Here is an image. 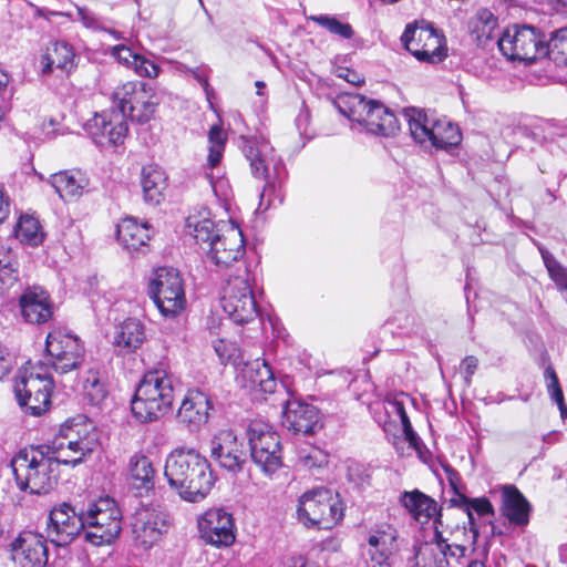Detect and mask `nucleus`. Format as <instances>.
Segmentation results:
<instances>
[{"instance_id": "f257e3e1", "label": "nucleus", "mask_w": 567, "mask_h": 567, "mask_svg": "<svg viewBox=\"0 0 567 567\" xmlns=\"http://www.w3.org/2000/svg\"><path fill=\"white\" fill-rule=\"evenodd\" d=\"M164 475L179 497L189 503L205 499L216 481L210 463L194 447L173 450L166 458Z\"/></svg>"}, {"instance_id": "f03ea898", "label": "nucleus", "mask_w": 567, "mask_h": 567, "mask_svg": "<svg viewBox=\"0 0 567 567\" xmlns=\"http://www.w3.org/2000/svg\"><path fill=\"white\" fill-rule=\"evenodd\" d=\"M243 153L249 162L254 177L266 181L260 194L259 208L267 210L281 205L285 196L282 185L287 171L272 145L264 137L245 138Z\"/></svg>"}, {"instance_id": "7ed1b4c3", "label": "nucleus", "mask_w": 567, "mask_h": 567, "mask_svg": "<svg viewBox=\"0 0 567 567\" xmlns=\"http://www.w3.org/2000/svg\"><path fill=\"white\" fill-rule=\"evenodd\" d=\"M339 113L357 123L365 133L392 137L400 131L394 112L377 100L360 94H341L334 100Z\"/></svg>"}, {"instance_id": "20e7f679", "label": "nucleus", "mask_w": 567, "mask_h": 567, "mask_svg": "<svg viewBox=\"0 0 567 567\" xmlns=\"http://www.w3.org/2000/svg\"><path fill=\"white\" fill-rule=\"evenodd\" d=\"M173 402L172 375L163 369H155L146 372L136 386L131 400V411L138 422L150 423L168 413Z\"/></svg>"}, {"instance_id": "39448f33", "label": "nucleus", "mask_w": 567, "mask_h": 567, "mask_svg": "<svg viewBox=\"0 0 567 567\" xmlns=\"http://www.w3.org/2000/svg\"><path fill=\"white\" fill-rule=\"evenodd\" d=\"M80 529L73 533V540H83L93 546L111 544L121 533L122 513L116 502L100 497L86 512L78 514Z\"/></svg>"}, {"instance_id": "423d86ee", "label": "nucleus", "mask_w": 567, "mask_h": 567, "mask_svg": "<svg viewBox=\"0 0 567 567\" xmlns=\"http://www.w3.org/2000/svg\"><path fill=\"white\" fill-rule=\"evenodd\" d=\"M11 466L19 488L31 494H47L58 482V466L42 450H21L12 458Z\"/></svg>"}, {"instance_id": "0eeeda50", "label": "nucleus", "mask_w": 567, "mask_h": 567, "mask_svg": "<svg viewBox=\"0 0 567 567\" xmlns=\"http://www.w3.org/2000/svg\"><path fill=\"white\" fill-rule=\"evenodd\" d=\"M53 380L50 368L41 362L27 363L16 377L14 393L25 412L40 416L47 412L51 404Z\"/></svg>"}, {"instance_id": "6e6552de", "label": "nucleus", "mask_w": 567, "mask_h": 567, "mask_svg": "<svg viewBox=\"0 0 567 567\" xmlns=\"http://www.w3.org/2000/svg\"><path fill=\"white\" fill-rule=\"evenodd\" d=\"M255 277L247 262L237 266L223 287L221 307L237 324L248 323L257 316V302L252 285Z\"/></svg>"}, {"instance_id": "1a4fd4ad", "label": "nucleus", "mask_w": 567, "mask_h": 567, "mask_svg": "<svg viewBox=\"0 0 567 567\" xmlns=\"http://www.w3.org/2000/svg\"><path fill=\"white\" fill-rule=\"evenodd\" d=\"M412 138L421 145H430L440 150H450L458 146L462 134L457 125L446 118L429 116L417 109L404 110Z\"/></svg>"}, {"instance_id": "9d476101", "label": "nucleus", "mask_w": 567, "mask_h": 567, "mask_svg": "<svg viewBox=\"0 0 567 567\" xmlns=\"http://www.w3.org/2000/svg\"><path fill=\"white\" fill-rule=\"evenodd\" d=\"M150 298L166 319H175L186 308V293L181 272L173 267L154 270L147 289Z\"/></svg>"}, {"instance_id": "9b49d317", "label": "nucleus", "mask_w": 567, "mask_h": 567, "mask_svg": "<svg viewBox=\"0 0 567 567\" xmlns=\"http://www.w3.org/2000/svg\"><path fill=\"white\" fill-rule=\"evenodd\" d=\"M112 101L117 113L137 123L148 122L155 114L158 99L155 89L141 81H128L116 86Z\"/></svg>"}, {"instance_id": "f8f14e48", "label": "nucleus", "mask_w": 567, "mask_h": 567, "mask_svg": "<svg viewBox=\"0 0 567 567\" xmlns=\"http://www.w3.org/2000/svg\"><path fill=\"white\" fill-rule=\"evenodd\" d=\"M297 516L306 527L329 529L342 519L343 512L338 497L330 489L318 487L301 495Z\"/></svg>"}, {"instance_id": "ddd939ff", "label": "nucleus", "mask_w": 567, "mask_h": 567, "mask_svg": "<svg viewBox=\"0 0 567 567\" xmlns=\"http://www.w3.org/2000/svg\"><path fill=\"white\" fill-rule=\"evenodd\" d=\"M252 462L267 475L282 465V449L279 434L261 420H252L246 429Z\"/></svg>"}, {"instance_id": "4468645a", "label": "nucleus", "mask_w": 567, "mask_h": 567, "mask_svg": "<svg viewBox=\"0 0 567 567\" xmlns=\"http://www.w3.org/2000/svg\"><path fill=\"white\" fill-rule=\"evenodd\" d=\"M73 370H78L76 390L91 405H99L107 396L106 378L101 372L100 362L87 358L83 344L73 334Z\"/></svg>"}, {"instance_id": "2eb2a0df", "label": "nucleus", "mask_w": 567, "mask_h": 567, "mask_svg": "<svg viewBox=\"0 0 567 567\" xmlns=\"http://www.w3.org/2000/svg\"><path fill=\"white\" fill-rule=\"evenodd\" d=\"M497 47L508 60L526 63L545 56L546 52L536 28L526 24L506 28L497 39Z\"/></svg>"}, {"instance_id": "dca6fc26", "label": "nucleus", "mask_w": 567, "mask_h": 567, "mask_svg": "<svg viewBox=\"0 0 567 567\" xmlns=\"http://www.w3.org/2000/svg\"><path fill=\"white\" fill-rule=\"evenodd\" d=\"M401 41L420 62L435 64L446 58L445 40L432 25L408 24Z\"/></svg>"}, {"instance_id": "f3484780", "label": "nucleus", "mask_w": 567, "mask_h": 567, "mask_svg": "<svg viewBox=\"0 0 567 567\" xmlns=\"http://www.w3.org/2000/svg\"><path fill=\"white\" fill-rule=\"evenodd\" d=\"M245 240L241 229L233 221H221L219 236H215V240L210 243L207 255L217 266L228 267L233 262L243 266L246 262Z\"/></svg>"}, {"instance_id": "a211bd4d", "label": "nucleus", "mask_w": 567, "mask_h": 567, "mask_svg": "<svg viewBox=\"0 0 567 567\" xmlns=\"http://www.w3.org/2000/svg\"><path fill=\"white\" fill-rule=\"evenodd\" d=\"M368 567H392V559L399 551V530L388 522L372 525L368 530Z\"/></svg>"}, {"instance_id": "6ab92c4d", "label": "nucleus", "mask_w": 567, "mask_h": 567, "mask_svg": "<svg viewBox=\"0 0 567 567\" xmlns=\"http://www.w3.org/2000/svg\"><path fill=\"white\" fill-rule=\"evenodd\" d=\"M210 457L231 474L244 470L247 463V452L243 440L230 429L217 431L209 443Z\"/></svg>"}, {"instance_id": "aec40b11", "label": "nucleus", "mask_w": 567, "mask_h": 567, "mask_svg": "<svg viewBox=\"0 0 567 567\" xmlns=\"http://www.w3.org/2000/svg\"><path fill=\"white\" fill-rule=\"evenodd\" d=\"M81 126L84 134L101 147L123 144L128 131L124 116L114 111L95 113L92 118L84 121Z\"/></svg>"}, {"instance_id": "412c9836", "label": "nucleus", "mask_w": 567, "mask_h": 567, "mask_svg": "<svg viewBox=\"0 0 567 567\" xmlns=\"http://www.w3.org/2000/svg\"><path fill=\"white\" fill-rule=\"evenodd\" d=\"M203 540L217 547L230 546L236 538L233 514L220 507L207 509L197 520Z\"/></svg>"}, {"instance_id": "4be33fe9", "label": "nucleus", "mask_w": 567, "mask_h": 567, "mask_svg": "<svg viewBox=\"0 0 567 567\" xmlns=\"http://www.w3.org/2000/svg\"><path fill=\"white\" fill-rule=\"evenodd\" d=\"M167 514L158 506L145 505L136 509L132 530L135 540L144 548L156 544L167 532Z\"/></svg>"}, {"instance_id": "5701e85b", "label": "nucleus", "mask_w": 567, "mask_h": 567, "mask_svg": "<svg viewBox=\"0 0 567 567\" xmlns=\"http://www.w3.org/2000/svg\"><path fill=\"white\" fill-rule=\"evenodd\" d=\"M11 556L19 567H44L48 564V547L42 535L23 532L11 545Z\"/></svg>"}, {"instance_id": "b1692460", "label": "nucleus", "mask_w": 567, "mask_h": 567, "mask_svg": "<svg viewBox=\"0 0 567 567\" xmlns=\"http://www.w3.org/2000/svg\"><path fill=\"white\" fill-rule=\"evenodd\" d=\"M214 405L210 396L199 389L188 390L177 411V420L189 429L198 431L210 416Z\"/></svg>"}, {"instance_id": "393cba45", "label": "nucleus", "mask_w": 567, "mask_h": 567, "mask_svg": "<svg viewBox=\"0 0 567 567\" xmlns=\"http://www.w3.org/2000/svg\"><path fill=\"white\" fill-rule=\"evenodd\" d=\"M319 423L318 409L299 400H289L282 411V425L296 434H312Z\"/></svg>"}, {"instance_id": "a878e982", "label": "nucleus", "mask_w": 567, "mask_h": 567, "mask_svg": "<svg viewBox=\"0 0 567 567\" xmlns=\"http://www.w3.org/2000/svg\"><path fill=\"white\" fill-rule=\"evenodd\" d=\"M71 505L63 503L54 507L49 515L47 527L50 542L56 547L59 559H66L70 554L69 545L71 544Z\"/></svg>"}, {"instance_id": "bb28decb", "label": "nucleus", "mask_w": 567, "mask_h": 567, "mask_svg": "<svg viewBox=\"0 0 567 567\" xmlns=\"http://www.w3.org/2000/svg\"><path fill=\"white\" fill-rule=\"evenodd\" d=\"M501 513L511 526L524 528L529 524L532 505L515 485L501 488Z\"/></svg>"}, {"instance_id": "cd10ccee", "label": "nucleus", "mask_w": 567, "mask_h": 567, "mask_svg": "<svg viewBox=\"0 0 567 567\" xmlns=\"http://www.w3.org/2000/svg\"><path fill=\"white\" fill-rule=\"evenodd\" d=\"M21 316L25 322L43 323L52 317V303L50 297L41 288L27 289L19 299Z\"/></svg>"}, {"instance_id": "c85d7f7f", "label": "nucleus", "mask_w": 567, "mask_h": 567, "mask_svg": "<svg viewBox=\"0 0 567 567\" xmlns=\"http://www.w3.org/2000/svg\"><path fill=\"white\" fill-rule=\"evenodd\" d=\"M97 443L99 434L94 422L83 414L73 417V466L93 452Z\"/></svg>"}, {"instance_id": "c756f323", "label": "nucleus", "mask_w": 567, "mask_h": 567, "mask_svg": "<svg viewBox=\"0 0 567 567\" xmlns=\"http://www.w3.org/2000/svg\"><path fill=\"white\" fill-rule=\"evenodd\" d=\"M239 378L252 389H259L265 393H274L277 388L275 374L266 360L257 358L249 362H244L239 370Z\"/></svg>"}, {"instance_id": "7c9ffc66", "label": "nucleus", "mask_w": 567, "mask_h": 567, "mask_svg": "<svg viewBox=\"0 0 567 567\" xmlns=\"http://www.w3.org/2000/svg\"><path fill=\"white\" fill-rule=\"evenodd\" d=\"M145 327L135 318H127L115 327L113 344L121 354L135 352L145 341Z\"/></svg>"}, {"instance_id": "2f4dec72", "label": "nucleus", "mask_w": 567, "mask_h": 567, "mask_svg": "<svg viewBox=\"0 0 567 567\" xmlns=\"http://www.w3.org/2000/svg\"><path fill=\"white\" fill-rule=\"evenodd\" d=\"M116 234L118 243L128 251L143 250L151 238L148 225L138 224L133 217L122 219Z\"/></svg>"}, {"instance_id": "473e14b6", "label": "nucleus", "mask_w": 567, "mask_h": 567, "mask_svg": "<svg viewBox=\"0 0 567 567\" xmlns=\"http://www.w3.org/2000/svg\"><path fill=\"white\" fill-rule=\"evenodd\" d=\"M155 470L151 460L141 453H135L128 460V482L132 488L142 495L154 488Z\"/></svg>"}, {"instance_id": "72a5a7b5", "label": "nucleus", "mask_w": 567, "mask_h": 567, "mask_svg": "<svg viewBox=\"0 0 567 567\" xmlns=\"http://www.w3.org/2000/svg\"><path fill=\"white\" fill-rule=\"evenodd\" d=\"M471 34L480 47H488L489 42L501 37L498 18L488 9L476 11L470 22Z\"/></svg>"}, {"instance_id": "f704fd0d", "label": "nucleus", "mask_w": 567, "mask_h": 567, "mask_svg": "<svg viewBox=\"0 0 567 567\" xmlns=\"http://www.w3.org/2000/svg\"><path fill=\"white\" fill-rule=\"evenodd\" d=\"M71 419H66L61 425L59 433L48 443L34 447L42 450L43 454L52 461L55 466L69 465L71 457Z\"/></svg>"}, {"instance_id": "c9c22d12", "label": "nucleus", "mask_w": 567, "mask_h": 567, "mask_svg": "<svg viewBox=\"0 0 567 567\" xmlns=\"http://www.w3.org/2000/svg\"><path fill=\"white\" fill-rule=\"evenodd\" d=\"M166 186L167 176L162 167L155 164L143 167L142 188L146 202L152 205L159 204Z\"/></svg>"}, {"instance_id": "e433bc0d", "label": "nucleus", "mask_w": 567, "mask_h": 567, "mask_svg": "<svg viewBox=\"0 0 567 567\" xmlns=\"http://www.w3.org/2000/svg\"><path fill=\"white\" fill-rule=\"evenodd\" d=\"M402 502L409 513L421 524H426L439 512L436 502L417 489L405 492Z\"/></svg>"}, {"instance_id": "4c0bfd02", "label": "nucleus", "mask_w": 567, "mask_h": 567, "mask_svg": "<svg viewBox=\"0 0 567 567\" xmlns=\"http://www.w3.org/2000/svg\"><path fill=\"white\" fill-rule=\"evenodd\" d=\"M451 503L466 513L471 525L472 542L474 543L478 530L475 527L473 513H476L478 516L493 515V505L486 497L468 498L463 493H457V498H451Z\"/></svg>"}, {"instance_id": "58836bf2", "label": "nucleus", "mask_w": 567, "mask_h": 567, "mask_svg": "<svg viewBox=\"0 0 567 567\" xmlns=\"http://www.w3.org/2000/svg\"><path fill=\"white\" fill-rule=\"evenodd\" d=\"M219 220L216 223L209 217L198 216H189L186 219L187 228L189 229V234L193 235L196 243L200 245L204 249L206 246L207 249L210 247V243L215 240V236H219L220 223Z\"/></svg>"}, {"instance_id": "ea45409f", "label": "nucleus", "mask_w": 567, "mask_h": 567, "mask_svg": "<svg viewBox=\"0 0 567 567\" xmlns=\"http://www.w3.org/2000/svg\"><path fill=\"white\" fill-rule=\"evenodd\" d=\"M445 548L446 540L443 538L435 543L421 545L415 554L416 565L420 567H446L449 560Z\"/></svg>"}, {"instance_id": "a19ab883", "label": "nucleus", "mask_w": 567, "mask_h": 567, "mask_svg": "<svg viewBox=\"0 0 567 567\" xmlns=\"http://www.w3.org/2000/svg\"><path fill=\"white\" fill-rule=\"evenodd\" d=\"M71 59V48L66 41H54L45 50L42 56L44 63L43 73L51 72L53 69L60 70L69 75L66 69Z\"/></svg>"}, {"instance_id": "79ce46f5", "label": "nucleus", "mask_w": 567, "mask_h": 567, "mask_svg": "<svg viewBox=\"0 0 567 567\" xmlns=\"http://www.w3.org/2000/svg\"><path fill=\"white\" fill-rule=\"evenodd\" d=\"M14 234L21 243L30 246H38L44 238L39 220L30 215L20 216Z\"/></svg>"}, {"instance_id": "37998d69", "label": "nucleus", "mask_w": 567, "mask_h": 567, "mask_svg": "<svg viewBox=\"0 0 567 567\" xmlns=\"http://www.w3.org/2000/svg\"><path fill=\"white\" fill-rule=\"evenodd\" d=\"M308 20L313 21L319 27L327 30L330 34L339 37L343 40H349L353 37L354 32L350 23L344 22L330 14H316L310 16Z\"/></svg>"}, {"instance_id": "c03bdc74", "label": "nucleus", "mask_w": 567, "mask_h": 567, "mask_svg": "<svg viewBox=\"0 0 567 567\" xmlns=\"http://www.w3.org/2000/svg\"><path fill=\"white\" fill-rule=\"evenodd\" d=\"M545 56L556 63L567 64V27L556 30L550 39L544 42Z\"/></svg>"}, {"instance_id": "a18cd8bd", "label": "nucleus", "mask_w": 567, "mask_h": 567, "mask_svg": "<svg viewBox=\"0 0 567 567\" xmlns=\"http://www.w3.org/2000/svg\"><path fill=\"white\" fill-rule=\"evenodd\" d=\"M539 251L550 279L567 298V267H564L549 251L543 248Z\"/></svg>"}, {"instance_id": "49530a36", "label": "nucleus", "mask_w": 567, "mask_h": 567, "mask_svg": "<svg viewBox=\"0 0 567 567\" xmlns=\"http://www.w3.org/2000/svg\"><path fill=\"white\" fill-rule=\"evenodd\" d=\"M213 348L221 364L231 363L240 368L244 363L240 349L235 342L217 339L213 342Z\"/></svg>"}, {"instance_id": "de8ad7c7", "label": "nucleus", "mask_w": 567, "mask_h": 567, "mask_svg": "<svg viewBox=\"0 0 567 567\" xmlns=\"http://www.w3.org/2000/svg\"><path fill=\"white\" fill-rule=\"evenodd\" d=\"M226 135L223 130L214 125L208 133V142H209V153H208V164L212 168L216 167L223 157Z\"/></svg>"}, {"instance_id": "09e8293b", "label": "nucleus", "mask_w": 567, "mask_h": 567, "mask_svg": "<svg viewBox=\"0 0 567 567\" xmlns=\"http://www.w3.org/2000/svg\"><path fill=\"white\" fill-rule=\"evenodd\" d=\"M412 402V399L409 394L400 392L394 394H389L384 400V410L385 414L389 417L398 416L401 423L405 422V420H410L406 413V405Z\"/></svg>"}, {"instance_id": "8fccbe9b", "label": "nucleus", "mask_w": 567, "mask_h": 567, "mask_svg": "<svg viewBox=\"0 0 567 567\" xmlns=\"http://www.w3.org/2000/svg\"><path fill=\"white\" fill-rule=\"evenodd\" d=\"M18 281V269L8 252H0V292L9 290Z\"/></svg>"}, {"instance_id": "3c124183", "label": "nucleus", "mask_w": 567, "mask_h": 567, "mask_svg": "<svg viewBox=\"0 0 567 567\" xmlns=\"http://www.w3.org/2000/svg\"><path fill=\"white\" fill-rule=\"evenodd\" d=\"M298 461L305 468H320L328 464V454L318 447L309 446L299 451Z\"/></svg>"}, {"instance_id": "603ef678", "label": "nucleus", "mask_w": 567, "mask_h": 567, "mask_svg": "<svg viewBox=\"0 0 567 567\" xmlns=\"http://www.w3.org/2000/svg\"><path fill=\"white\" fill-rule=\"evenodd\" d=\"M544 377L546 379L547 383V390L551 398V400L558 405V409L560 411L561 417H565L567 415V405L564 402V394L563 390L560 388L557 374L553 367H547Z\"/></svg>"}, {"instance_id": "864d4df0", "label": "nucleus", "mask_w": 567, "mask_h": 567, "mask_svg": "<svg viewBox=\"0 0 567 567\" xmlns=\"http://www.w3.org/2000/svg\"><path fill=\"white\" fill-rule=\"evenodd\" d=\"M50 183L63 202L71 197V175L68 171H61L51 175Z\"/></svg>"}, {"instance_id": "5fc2aeb1", "label": "nucleus", "mask_w": 567, "mask_h": 567, "mask_svg": "<svg viewBox=\"0 0 567 567\" xmlns=\"http://www.w3.org/2000/svg\"><path fill=\"white\" fill-rule=\"evenodd\" d=\"M61 332H51L47 337V351L53 358H61L69 354V337L65 336V344L63 342Z\"/></svg>"}, {"instance_id": "6e6d98bb", "label": "nucleus", "mask_w": 567, "mask_h": 567, "mask_svg": "<svg viewBox=\"0 0 567 567\" xmlns=\"http://www.w3.org/2000/svg\"><path fill=\"white\" fill-rule=\"evenodd\" d=\"M132 70L136 75L148 79L157 78L161 72L159 65L141 54L137 56Z\"/></svg>"}, {"instance_id": "4d7b16f0", "label": "nucleus", "mask_w": 567, "mask_h": 567, "mask_svg": "<svg viewBox=\"0 0 567 567\" xmlns=\"http://www.w3.org/2000/svg\"><path fill=\"white\" fill-rule=\"evenodd\" d=\"M111 54L118 61V63L125 65L127 69H131V70H132V66L134 65L137 56L140 55V54L133 52L131 48H128L124 44H118V45L113 47L111 50Z\"/></svg>"}, {"instance_id": "13d9d810", "label": "nucleus", "mask_w": 567, "mask_h": 567, "mask_svg": "<svg viewBox=\"0 0 567 567\" xmlns=\"http://www.w3.org/2000/svg\"><path fill=\"white\" fill-rule=\"evenodd\" d=\"M91 190V181L86 172L73 169V197L86 195Z\"/></svg>"}, {"instance_id": "bf43d9fd", "label": "nucleus", "mask_w": 567, "mask_h": 567, "mask_svg": "<svg viewBox=\"0 0 567 567\" xmlns=\"http://www.w3.org/2000/svg\"><path fill=\"white\" fill-rule=\"evenodd\" d=\"M477 367L478 360L474 355H467L461 362V373L467 388L472 384V377L477 370Z\"/></svg>"}, {"instance_id": "052dcab7", "label": "nucleus", "mask_w": 567, "mask_h": 567, "mask_svg": "<svg viewBox=\"0 0 567 567\" xmlns=\"http://www.w3.org/2000/svg\"><path fill=\"white\" fill-rule=\"evenodd\" d=\"M402 424V432L404 435V440L409 443L410 447L415 450L417 453H421V449L423 447L422 440L419 437L416 432L413 430L410 420H405Z\"/></svg>"}, {"instance_id": "680f3d73", "label": "nucleus", "mask_w": 567, "mask_h": 567, "mask_svg": "<svg viewBox=\"0 0 567 567\" xmlns=\"http://www.w3.org/2000/svg\"><path fill=\"white\" fill-rule=\"evenodd\" d=\"M309 122H310V112L303 103L296 120H295L296 127L301 136H309V134H308Z\"/></svg>"}, {"instance_id": "e2e57ef3", "label": "nucleus", "mask_w": 567, "mask_h": 567, "mask_svg": "<svg viewBox=\"0 0 567 567\" xmlns=\"http://www.w3.org/2000/svg\"><path fill=\"white\" fill-rule=\"evenodd\" d=\"M78 14L85 28L93 30L100 28V21L92 11L86 8L78 7Z\"/></svg>"}, {"instance_id": "0e129e2a", "label": "nucleus", "mask_w": 567, "mask_h": 567, "mask_svg": "<svg viewBox=\"0 0 567 567\" xmlns=\"http://www.w3.org/2000/svg\"><path fill=\"white\" fill-rule=\"evenodd\" d=\"M11 210V200L2 186H0V224L9 216Z\"/></svg>"}, {"instance_id": "69168bd1", "label": "nucleus", "mask_w": 567, "mask_h": 567, "mask_svg": "<svg viewBox=\"0 0 567 567\" xmlns=\"http://www.w3.org/2000/svg\"><path fill=\"white\" fill-rule=\"evenodd\" d=\"M445 551L447 553V559L454 558L458 561L461 558L465 557L467 548L464 545L449 544L446 542Z\"/></svg>"}, {"instance_id": "338daca9", "label": "nucleus", "mask_w": 567, "mask_h": 567, "mask_svg": "<svg viewBox=\"0 0 567 567\" xmlns=\"http://www.w3.org/2000/svg\"><path fill=\"white\" fill-rule=\"evenodd\" d=\"M52 368L55 372L61 374L68 373L71 370V360L68 354L61 358H55L52 362Z\"/></svg>"}, {"instance_id": "774afa93", "label": "nucleus", "mask_w": 567, "mask_h": 567, "mask_svg": "<svg viewBox=\"0 0 567 567\" xmlns=\"http://www.w3.org/2000/svg\"><path fill=\"white\" fill-rule=\"evenodd\" d=\"M338 76L344 79L347 82L353 85H360L363 83L362 76L352 70H340Z\"/></svg>"}]
</instances>
